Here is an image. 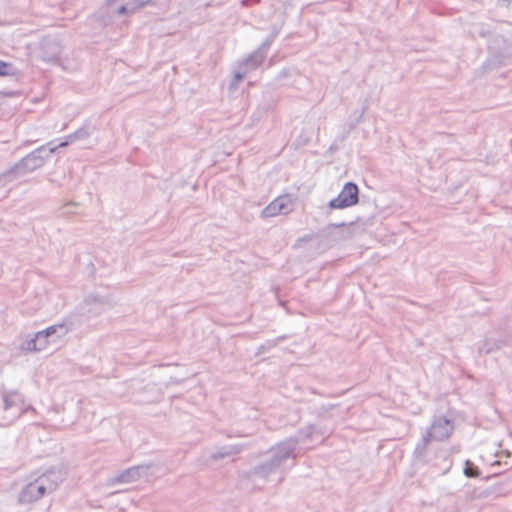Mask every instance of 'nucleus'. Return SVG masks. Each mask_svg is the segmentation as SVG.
<instances>
[{
  "mask_svg": "<svg viewBox=\"0 0 512 512\" xmlns=\"http://www.w3.org/2000/svg\"><path fill=\"white\" fill-rule=\"evenodd\" d=\"M13 74L12 65L5 61L0 60V76H8Z\"/></svg>",
  "mask_w": 512,
  "mask_h": 512,
  "instance_id": "22",
  "label": "nucleus"
},
{
  "mask_svg": "<svg viewBox=\"0 0 512 512\" xmlns=\"http://www.w3.org/2000/svg\"><path fill=\"white\" fill-rule=\"evenodd\" d=\"M56 150L57 147L51 146V142L36 148L0 174V187H5L20 177L41 168Z\"/></svg>",
  "mask_w": 512,
  "mask_h": 512,
  "instance_id": "2",
  "label": "nucleus"
},
{
  "mask_svg": "<svg viewBox=\"0 0 512 512\" xmlns=\"http://www.w3.org/2000/svg\"><path fill=\"white\" fill-rule=\"evenodd\" d=\"M336 407V405L334 404H330L328 405L327 407L326 406H322V411L319 412V416H324V413L328 412L329 410H332Z\"/></svg>",
  "mask_w": 512,
  "mask_h": 512,
  "instance_id": "24",
  "label": "nucleus"
},
{
  "mask_svg": "<svg viewBox=\"0 0 512 512\" xmlns=\"http://www.w3.org/2000/svg\"><path fill=\"white\" fill-rule=\"evenodd\" d=\"M248 73L249 72L247 69L242 67V65L238 62L236 65V70L234 71L233 80L230 83V89H236L239 82L242 81Z\"/></svg>",
  "mask_w": 512,
  "mask_h": 512,
  "instance_id": "17",
  "label": "nucleus"
},
{
  "mask_svg": "<svg viewBox=\"0 0 512 512\" xmlns=\"http://www.w3.org/2000/svg\"><path fill=\"white\" fill-rule=\"evenodd\" d=\"M501 346L502 341L487 339L479 345L478 350L480 354H489L495 350L500 349Z\"/></svg>",
  "mask_w": 512,
  "mask_h": 512,
  "instance_id": "16",
  "label": "nucleus"
},
{
  "mask_svg": "<svg viewBox=\"0 0 512 512\" xmlns=\"http://www.w3.org/2000/svg\"><path fill=\"white\" fill-rule=\"evenodd\" d=\"M149 465H136L129 467L109 480V484L133 483L138 481L149 470Z\"/></svg>",
  "mask_w": 512,
  "mask_h": 512,
  "instance_id": "10",
  "label": "nucleus"
},
{
  "mask_svg": "<svg viewBox=\"0 0 512 512\" xmlns=\"http://www.w3.org/2000/svg\"><path fill=\"white\" fill-rule=\"evenodd\" d=\"M85 302L87 304H92L94 303L96 306H97V309L95 311V314H100L104 311V308H105V302L103 299H97V298H92V297H88Z\"/></svg>",
  "mask_w": 512,
  "mask_h": 512,
  "instance_id": "21",
  "label": "nucleus"
},
{
  "mask_svg": "<svg viewBox=\"0 0 512 512\" xmlns=\"http://www.w3.org/2000/svg\"><path fill=\"white\" fill-rule=\"evenodd\" d=\"M464 474L467 477L475 478L479 476V469L477 466H475L471 461L466 460L465 467H464Z\"/></svg>",
  "mask_w": 512,
  "mask_h": 512,
  "instance_id": "19",
  "label": "nucleus"
},
{
  "mask_svg": "<svg viewBox=\"0 0 512 512\" xmlns=\"http://www.w3.org/2000/svg\"><path fill=\"white\" fill-rule=\"evenodd\" d=\"M62 47L55 38H44L41 41V58L47 62H56L60 59Z\"/></svg>",
  "mask_w": 512,
  "mask_h": 512,
  "instance_id": "11",
  "label": "nucleus"
},
{
  "mask_svg": "<svg viewBox=\"0 0 512 512\" xmlns=\"http://www.w3.org/2000/svg\"><path fill=\"white\" fill-rule=\"evenodd\" d=\"M62 481L63 475L60 471L48 470L22 488L19 494V502L21 504L36 502L43 498L44 495L55 491Z\"/></svg>",
  "mask_w": 512,
  "mask_h": 512,
  "instance_id": "3",
  "label": "nucleus"
},
{
  "mask_svg": "<svg viewBox=\"0 0 512 512\" xmlns=\"http://www.w3.org/2000/svg\"><path fill=\"white\" fill-rule=\"evenodd\" d=\"M359 201V188L354 182L344 184L338 196L329 202L331 209H345L357 204Z\"/></svg>",
  "mask_w": 512,
  "mask_h": 512,
  "instance_id": "7",
  "label": "nucleus"
},
{
  "mask_svg": "<svg viewBox=\"0 0 512 512\" xmlns=\"http://www.w3.org/2000/svg\"><path fill=\"white\" fill-rule=\"evenodd\" d=\"M3 421L6 425L13 423L23 413V396L17 391H4L2 394Z\"/></svg>",
  "mask_w": 512,
  "mask_h": 512,
  "instance_id": "6",
  "label": "nucleus"
},
{
  "mask_svg": "<svg viewBox=\"0 0 512 512\" xmlns=\"http://www.w3.org/2000/svg\"><path fill=\"white\" fill-rule=\"evenodd\" d=\"M34 336L37 339L40 351L44 350L47 347L50 338L48 336H41L40 331H38Z\"/></svg>",
  "mask_w": 512,
  "mask_h": 512,
  "instance_id": "23",
  "label": "nucleus"
},
{
  "mask_svg": "<svg viewBox=\"0 0 512 512\" xmlns=\"http://www.w3.org/2000/svg\"><path fill=\"white\" fill-rule=\"evenodd\" d=\"M281 210L279 209L275 199L269 203L261 212L262 214V217L263 218H270V217H274V216H277L280 213Z\"/></svg>",
  "mask_w": 512,
  "mask_h": 512,
  "instance_id": "18",
  "label": "nucleus"
},
{
  "mask_svg": "<svg viewBox=\"0 0 512 512\" xmlns=\"http://www.w3.org/2000/svg\"><path fill=\"white\" fill-rule=\"evenodd\" d=\"M73 328L72 321L68 318L63 319L61 322L51 325L44 330L40 331L41 336H48L55 342L58 339L66 336Z\"/></svg>",
  "mask_w": 512,
  "mask_h": 512,
  "instance_id": "12",
  "label": "nucleus"
},
{
  "mask_svg": "<svg viewBox=\"0 0 512 512\" xmlns=\"http://www.w3.org/2000/svg\"><path fill=\"white\" fill-rule=\"evenodd\" d=\"M243 450V445H227L223 446L211 455V459L214 461L221 460L225 457L237 455Z\"/></svg>",
  "mask_w": 512,
  "mask_h": 512,
  "instance_id": "13",
  "label": "nucleus"
},
{
  "mask_svg": "<svg viewBox=\"0 0 512 512\" xmlns=\"http://www.w3.org/2000/svg\"><path fill=\"white\" fill-rule=\"evenodd\" d=\"M90 135V132L88 131V129L86 127H81L79 128L78 130H76L75 132L69 134L67 137H66V140L61 142L57 147V149L59 147H65L67 146L68 144L70 143H73L75 142L76 140H83V139H86L88 138Z\"/></svg>",
  "mask_w": 512,
  "mask_h": 512,
  "instance_id": "14",
  "label": "nucleus"
},
{
  "mask_svg": "<svg viewBox=\"0 0 512 512\" xmlns=\"http://www.w3.org/2000/svg\"><path fill=\"white\" fill-rule=\"evenodd\" d=\"M259 2H260V0H241V5L243 7H248L254 3H259Z\"/></svg>",
  "mask_w": 512,
  "mask_h": 512,
  "instance_id": "25",
  "label": "nucleus"
},
{
  "mask_svg": "<svg viewBox=\"0 0 512 512\" xmlns=\"http://www.w3.org/2000/svg\"><path fill=\"white\" fill-rule=\"evenodd\" d=\"M279 33L280 29L276 26H273L270 34L264 39L261 45L243 60L239 61L242 67L246 68L248 72L259 68L266 59L267 53Z\"/></svg>",
  "mask_w": 512,
  "mask_h": 512,
  "instance_id": "5",
  "label": "nucleus"
},
{
  "mask_svg": "<svg viewBox=\"0 0 512 512\" xmlns=\"http://www.w3.org/2000/svg\"><path fill=\"white\" fill-rule=\"evenodd\" d=\"M252 475L265 481H268L273 475H279V482H282L285 472L266 456L261 463L253 468Z\"/></svg>",
  "mask_w": 512,
  "mask_h": 512,
  "instance_id": "9",
  "label": "nucleus"
},
{
  "mask_svg": "<svg viewBox=\"0 0 512 512\" xmlns=\"http://www.w3.org/2000/svg\"><path fill=\"white\" fill-rule=\"evenodd\" d=\"M21 349L27 352L40 351L37 339L35 336L21 345Z\"/></svg>",
  "mask_w": 512,
  "mask_h": 512,
  "instance_id": "20",
  "label": "nucleus"
},
{
  "mask_svg": "<svg viewBox=\"0 0 512 512\" xmlns=\"http://www.w3.org/2000/svg\"><path fill=\"white\" fill-rule=\"evenodd\" d=\"M151 0H106L107 13L110 15H131Z\"/></svg>",
  "mask_w": 512,
  "mask_h": 512,
  "instance_id": "8",
  "label": "nucleus"
},
{
  "mask_svg": "<svg viewBox=\"0 0 512 512\" xmlns=\"http://www.w3.org/2000/svg\"><path fill=\"white\" fill-rule=\"evenodd\" d=\"M275 201L283 215L290 213L294 208V201L290 195H281Z\"/></svg>",
  "mask_w": 512,
  "mask_h": 512,
  "instance_id": "15",
  "label": "nucleus"
},
{
  "mask_svg": "<svg viewBox=\"0 0 512 512\" xmlns=\"http://www.w3.org/2000/svg\"><path fill=\"white\" fill-rule=\"evenodd\" d=\"M290 71L288 69H283L281 72H279L277 79L280 80L282 78L288 77Z\"/></svg>",
  "mask_w": 512,
  "mask_h": 512,
  "instance_id": "26",
  "label": "nucleus"
},
{
  "mask_svg": "<svg viewBox=\"0 0 512 512\" xmlns=\"http://www.w3.org/2000/svg\"><path fill=\"white\" fill-rule=\"evenodd\" d=\"M329 433L328 431L317 429L314 425H308L299 429L294 435L276 443L269 449L266 456L286 472L289 461H291V466H294L296 459L312 448L308 443L317 440L322 442Z\"/></svg>",
  "mask_w": 512,
  "mask_h": 512,
  "instance_id": "1",
  "label": "nucleus"
},
{
  "mask_svg": "<svg viewBox=\"0 0 512 512\" xmlns=\"http://www.w3.org/2000/svg\"><path fill=\"white\" fill-rule=\"evenodd\" d=\"M454 431V422L444 416L434 417L431 426L423 435L420 442L416 445L414 454L422 459L425 456L427 446L432 440L444 441L448 439Z\"/></svg>",
  "mask_w": 512,
  "mask_h": 512,
  "instance_id": "4",
  "label": "nucleus"
}]
</instances>
